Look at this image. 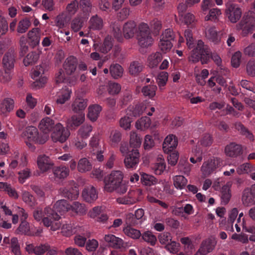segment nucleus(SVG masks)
Returning <instances> with one entry per match:
<instances>
[{"instance_id": "1", "label": "nucleus", "mask_w": 255, "mask_h": 255, "mask_svg": "<svg viewBox=\"0 0 255 255\" xmlns=\"http://www.w3.org/2000/svg\"><path fill=\"white\" fill-rule=\"evenodd\" d=\"M211 58L216 65L219 67L222 66V59L217 53H211L210 50L207 45L201 40L197 41L195 47L191 51L189 60L193 63L201 61L202 64L208 62Z\"/></svg>"}, {"instance_id": "4", "label": "nucleus", "mask_w": 255, "mask_h": 255, "mask_svg": "<svg viewBox=\"0 0 255 255\" xmlns=\"http://www.w3.org/2000/svg\"><path fill=\"white\" fill-rule=\"evenodd\" d=\"M241 9L233 1H229L226 3L225 14L232 23H236L242 15Z\"/></svg>"}, {"instance_id": "39", "label": "nucleus", "mask_w": 255, "mask_h": 255, "mask_svg": "<svg viewBox=\"0 0 255 255\" xmlns=\"http://www.w3.org/2000/svg\"><path fill=\"white\" fill-rule=\"evenodd\" d=\"M123 231L126 236L133 239H138L141 236L138 230L134 229L132 227H125Z\"/></svg>"}, {"instance_id": "36", "label": "nucleus", "mask_w": 255, "mask_h": 255, "mask_svg": "<svg viewBox=\"0 0 255 255\" xmlns=\"http://www.w3.org/2000/svg\"><path fill=\"white\" fill-rule=\"evenodd\" d=\"M206 37L209 40L215 44L219 43L221 40L215 27H210L206 30Z\"/></svg>"}, {"instance_id": "51", "label": "nucleus", "mask_w": 255, "mask_h": 255, "mask_svg": "<svg viewBox=\"0 0 255 255\" xmlns=\"http://www.w3.org/2000/svg\"><path fill=\"white\" fill-rule=\"evenodd\" d=\"M157 87L155 85H148L144 86L141 92L144 96H148L149 98H152L155 95V92Z\"/></svg>"}, {"instance_id": "17", "label": "nucleus", "mask_w": 255, "mask_h": 255, "mask_svg": "<svg viewBox=\"0 0 255 255\" xmlns=\"http://www.w3.org/2000/svg\"><path fill=\"white\" fill-rule=\"evenodd\" d=\"M137 31L136 23L133 21H128L126 22L123 27V32L126 39H130L133 37Z\"/></svg>"}, {"instance_id": "29", "label": "nucleus", "mask_w": 255, "mask_h": 255, "mask_svg": "<svg viewBox=\"0 0 255 255\" xmlns=\"http://www.w3.org/2000/svg\"><path fill=\"white\" fill-rule=\"evenodd\" d=\"M102 110V107L97 104L90 106L88 108V118L92 122L96 121Z\"/></svg>"}, {"instance_id": "23", "label": "nucleus", "mask_w": 255, "mask_h": 255, "mask_svg": "<svg viewBox=\"0 0 255 255\" xmlns=\"http://www.w3.org/2000/svg\"><path fill=\"white\" fill-rule=\"evenodd\" d=\"M105 241L110 246L116 249H122L124 247V241L120 238L116 237L112 234L106 235L104 238Z\"/></svg>"}, {"instance_id": "42", "label": "nucleus", "mask_w": 255, "mask_h": 255, "mask_svg": "<svg viewBox=\"0 0 255 255\" xmlns=\"http://www.w3.org/2000/svg\"><path fill=\"white\" fill-rule=\"evenodd\" d=\"M137 36H151V30L148 25L144 22L140 23L137 28Z\"/></svg>"}, {"instance_id": "13", "label": "nucleus", "mask_w": 255, "mask_h": 255, "mask_svg": "<svg viewBox=\"0 0 255 255\" xmlns=\"http://www.w3.org/2000/svg\"><path fill=\"white\" fill-rule=\"evenodd\" d=\"M139 153L138 149H133L129 152L124 160L125 166L128 168H133L139 162Z\"/></svg>"}, {"instance_id": "46", "label": "nucleus", "mask_w": 255, "mask_h": 255, "mask_svg": "<svg viewBox=\"0 0 255 255\" xmlns=\"http://www.w3.org/2000/svg\"><path fill=\"white\" fill-rule=\"evenodd\" d=\"M143 68L142 64L138 61L132 62L129 67V72L132 75H137Z\"/></svg>"}, {"instance_id": "11", "label": "nucleus", "mask_w": 255, "mask_h": 255, "mask_svg": "<svg viewBox=\"0 0 255 255\" xmlns=\"http://www.w3.org/2000/svg\"><path fill=\"white\" fill-rule=\"evenodd\" d=\"M59 193L62 196L71 200L76 199L79 194L78 188L74 184L70 187H65L59 189Z\"/></svg>"}, {"instance_id": "8", "label": "nucleus", "mask_w": 255, "mask_h": 255, "mask_svg": "<svg viewBox=\"0 0 255 255\" xmlns=\"http://www.w3.org/2000/svg\"><path fill=\"white\" fill-rule=\"evenodd\" d=\"M19 212L21 214L20 219L21 223L18 227L15 230V233L17 234H21L27 235L28 236H34V232L30 229L29 223L25 221L28 217V215L25 213V211L22 208H19Z\"/></svg>"}, {"instance_id": "50", "label": "nucleus", "mask_w": 255, "mask_h": 255, "mask_svg": "<svg viewBox=\"0 0 255 255\" xmlns=\"http://www.w3.org/2000/svg\"><path fill=\"white\" fill-rule=\"evenodd\" d=\"M31 24L28 18H24L19 21L17 28V31L19 33H23L28 29Z\"/></svg>"}, {"instance_id": "12", "label": "nucleus", "mask_w": 255, "mask_h": 255, "mask_svg": "<svg viewBox=\"0 0 255 255\" xmlns=\"http://www.w3.org/2000/svg\"><path fill=\"white\" fill-rule=\"evenodd\" d=\"M37 164L38 168L42 173L50 170L54 166L53 161L45 154L40 155L37 157Z\"/></svg>"}, {"instance_id": "60", "label": "nucleus", "mask_w": 255, "mask_h": 255, "mask_svg": "<svg viewBox=\"0 0 255 255\" xmlns=\"http://www.w3.org/2000/svg\"><path fill=\"white\" fill-rule=\"evenodd\" d=\"M79 5L83 12L89 13L91 12L92 4L90 0H80Z\"/></svg>"}, {"instance_id": "10", "label": "nucleus", "mask_w": 255, "mask_h": 255, "mask_svg": "<svg viewBox=\"0 0 255 255\" xmlns=\"http://www.w3.org/2000/svg\"><path fill=\"white\" fill-rule=\"evenodd\" d=\"M16 52L14 48H9L5 52L2 60L3 68H6L8 70L13 69L16 61Z\"/></svg>"}, {"instance_id": "5", "label": "nucleus", "mask_w": 255, "mask_h": 255, "mask_svg": "<svg viewBox=\"0 0 255 255\" xmlns=\"http://www.w3.org/2000/svg\"><path fill=\"white\" fill-rule=\"evenodd\" d=\"M222 160L218 157H213L203 163L201 167L203 175L208 176L222 165Z\"/></svg>"}, {"instance_id": "15", "label": "nucleus", "mask_w": 255, "mask_h": 255, "mask_svg": "<svg viewBox=\"0 0 255 255\" xmlns=\"http://www.w3.org/2000/svg\"><path fill=\"white\" fill-rule=\"evenodd\" d=\"M225 153L228 156L236 157L242 154V147L236 142H231L225 146Z\"/></svg>"}, {"instance_id": "47", "label": "nucleus", "mask_w": 255, "mask_h": 255, "mask_svg": "<svg viewBox=\"0 0 255 255\" xmlns=\"http://www.w3.org/2000/svg\"><path fill=\"white\" fill-rule=\"evenodd\" d=\"M142 239L151 246H154L157 242L156 236L149 231L144 232L141 234Z\"/></svg>"}, {"instance_id": "41", "label": "nucleus", "mask_w": 255, "mask_h": 255, "mask_svg": "<svg viewBox=\"0 0 255 255\" xmlns=\"http://www.w3.org/2000/svg\"><path fill=\"white\" fill-rule=\"evenodd\" d=\"M137 43L142 48H147L153 44L151 36H137Z\"/></svg>"}, {"instance_id": "53", "label": "nucleus", "mask_w": 255, "mask_h": 255, "mask_svg": "<svg viewBox=\"0 0 255 255\" xmlns=\"http://www.w3.org/2000/svg\"><path fill=\"white\" fill-rule=\"evenodd\" d=\"M191 165L186 160L180 159L178 164V168L180 172L188 174L191 170Z\"/></svg>"}, {"instance_id": "37", "label": "nucleus", "mask_w": 255, "mask_h": 255, "mask_svg": "<svg viewBox=\"0 0 255 255\" xmlns=\"http://www.w3.org/2000/svg\"><path fill=\"white\" fill-rule=\"evenodd\" d=\"M54 211L56 212H65L70 209V205L65 200H59L57 201L53 206Z\"/></svg>"}, {"instance_id": "24", "label": "nucleus", "mask_w": 255, "mask_h": 255, "mask_svg": "<svg viewBox=\"0 0 255 255\" xmlns=\"http://www.w3.org/2000/svg\"><path fill=\"white\" fill-rule=\"evenodd\" d=\"M231 184L228 182L224 185L221 189V203L223 205L227 204L231 198Z\"/></svg>"}, {"instance_id": "31", "label": "nucleus", "mask_w": 255, "mask_h": 255, "mask_svg": "<svg viewBox=\"0 0 255 255\" xmlns=\"http://www.w3.org/2000/svg\"><path fill=\"white\" fill-rule=\"evenodd\" d=\"M39 53L36 51H31L23 59V62L25 66L35 64L39 59Z\"/></svg>"}, {"instance_id": "63", "label": "nucleus", "mask_w": 255, "mask_h": 255, "mask_svg": "<svg viewBox=\"0 0 255 255\" xmlns=\"http://www.w3.org/2000/svg\"><path fill=\"white\" fill-rule=\"evenodd\" d=\"M221 11L220 9L214 8L211 9L209 14L205 17V19L208 20H216L218 17L221 14Z\"/></svg>"}, {"instance_id": "56", "label": "nucleus", "mask_w": 255, "mask_h": 255, "mask_svg": "<svg viewBox=\"0 0 255 255\" xmlns=\"http://www.w3.org/2000/svg\"><path fill=\"white\" fill-rule=\"evenodd\" d=\"M141 180L143 184L147 186H150L157 183V180L154 176L144 173L141 175Z\"/></svg>"}, {"instance_id": "34", "label": "nucleus", "mask_w": 255, "mask_h": 255, "mask_svg": "<svg viewBox=\"0 0 255 255\" xmlns=\"http://www.w3.org/2000/svg\"><path fill=\"white\" fill-rule=\"evenodd\" d=\"M109 71L111 76L117 79L122 77L124 69L120 64H113L110 66Z\"/></svg>"}, {"instance_id": "30", "label": "nucleus", "mask_w": 255, "mask_h": 255, "mask_svg": "<svg viewBox=\"0 0 255 255\" xmlns=\"http://www.w3.org/2000/svg\"><path fill=\"white\" fill-rule=\"evenodd\" d=\"M255 198L252 194L249 188H245L242 193V201L245 206H249L255 203Z\"/></svg>"}, {"instance_id": "25", "label": "nucleus", "mask_w": 255, "mask_h": 255, "mask_svg": "<svg viewBox=\"0 0 255 255\" xmlns=\"http://www.w3.org/2000/svg\"><path fill=\"white\" fill-rule=\"evenodd\" d=\"M88 105L87 99L78 98L76 99L71 105V109L75 113H82Z\"/></svg>"}, {"instance_id": "59", "label": "nucleus", "mask_w": 255, "mask_h": 255, "mask_svg": "<svg viewBox=\"0 0 255 255\" xmlns=\"http://www.w3.org/2000/svg\"><path fill=\"white\" fill-rule=\"evenodd\" d=\"M255 170V166L249 163H246L241 165L238 169L237 172L240 174L249 173Z\"/></svg>"}, {"instance_id": "61", "label": "nucleus", "mask_w": 255, "mask_h": 255, "mask_svg": "<svg viewBox=\"0 0 255 255\" xmlns=\"http://www.w3.org/2000/svg\"><path fill=\"white\" fill-rule=\"evenodd\" d=\"M71 93V90L68 89L63 90L61 95L57 99L56 103L60 104H64L70 99Z\"/></svg>"}, {"instance_id": "14", "label": "nucleus", "mask_w": 255, "mask_h": 255, "mask_svg": "<svg viewBox=\"0 0 255 255\" xmlns=\"http://www.w3.org/2000/svg\"><path fill=\"white\" fill-rule=\"evenodd\" d=\"M50 249V246L48 244H40L39 246L29 244L27 245L25 247V250L28 254H34L36 255H43L46 252L49 251Z\"/></svg>"}, {"instance_id": "58", "label": "nucleus", "mask_w": 255, "mask_h": 255, "mask_svg": "<svg viewBox=\"0 0 255 255\" xmlns=\"http://www.w3.org/2000/svg\"><path fill=\"white\" fill-rule=\"evenodd\" d=\"M184 37L186 40V45L188 48L191 49L195 46L194 39L193 33L190 29H187L184 31Z\"/></svg>"}, {"instance_id": "27", "label": "nucleus", "mask_w": 255, "mask_h": 255, "mask_svg": "<svg viewBox=\"0 0 255 255\" xmlns=\"http://www.w3.org/2000/svg\"><path fill=\"white\" fill-rule=\"evenodd\" d=\"M37 135H38V130L36 128L33 126L27 127L21 134V136L23 138L33 142L36 140Z\"/></svg>"}, {"instance_id": "45", "label": "nucleus", "mask_w": 255, "mask_h": 255, "mask_svg": "<svg viewBox=\"0 0 255 255\" xmlns=\"http://www.w3.org/2000/svg\"><path fill=\"white\" fill-rule=\"evenodd\" d=\"M173 180V185L177 189H182L187 183V180L182 175H176Z\"/></svg>"}, {"instance_id": "6", "label": "nucleus", "mask_w": 255, "mask_h": 255, "mask_svg": "<svg viewBox=\"0 0 255 255\" xmlns=\"http://www.w3.org/2000/svg\"><path fill=\"white\" fill-rule=\"evenodd\" d=\"M52 131L51 137L52 140L55 142L57 141L61 143L64 142L70 135L68 130L65 129L60 123L56 124Z\"/></svg>"}, {"instance_id": "57", "label": "nucleus", "mask_w": 255, "mask_h": 255, "mask_svg": "<svg viewBox=\"0 0 255 255\" xmlns=\"http://www.w3.org/2000/svg\"><path fill=\"white\" fill-rule=\"evenodd\" d=\"M181 16L182 17V21L188 26H193L196 21L195 16L191 12L181 14Z\"/></svg>"}, {"instance_id": "64", "label": "nucleus", "mask_w": 255, "mask_h": 255, "mask_svg": "<svg viewBox=\"0 0 255 255\" xmlns=\"http://www.w3.org/2000/svg\"><path fill=\"white\" fill-rule=\"evenodd\" d=\"M11 252L15 255H22L20 252V246L16 238L13 237L10 240Z\"/></svg>"}, {"instance_id": "43", "label": "nucleus", "mask_w": 255, "mask_h": 255, "mask_svg": "<svg viewBox=\"0 0 255 255\" xmlns=\"http://www.w3.org/2000/svg\"><path fill=\"white\" fill-rule=\"evenodd\" d=\"M162 59V55L159 52L151 54L148 58L149 66L151 68L157 66Z\"/></svg>"}, {"instance_id": "9", "label": "nucleus", "mask_w": 255, "mask_h": 255, "mask_svg": "<svg viewBox=\"0 0 255 255\" xmlns=\"http://www.w3.org/2000/svg\"><path fill=\"white\" fill-rule=\"evenodd\" d=\"M141 194V191L140 189L129 191L128 195L119 197L117 199V202L119 204L131 205L139 201V196Z\"/></svg>"}, {"instance_id": "55", "label": "nucleus", "mask_w": 255, "mask_h": 255, "mask_svg": "<svg viewBox=\"0 0 255 255\" xmlns=\"http://www.w3.org/2000/svg\"><path fill=\"white\" fill-rule=\"evenodd\" d=\"M113 46V44L111 41V38L107 37L105 39L103 43L100 47L99 50L103 53H107L111 50Z\"/></svg>"}, {"instance_id": "7", "label": "nucleus", "mask_w": 255, "mask_h": 255, "mask_svg": "<svg viewBox=\"0 0 255 255\" xmlns=\"http://www.w3.org/2000/svg\"><path fill=\"white\" fill-rule=\"evenodd\" d=\"M255 20L253 17L249 15H244L241 21L236 25L238 30H242V35L246 36L254 30Z\"/></svg>"}, {"instance_id": "62", "label": "nucleus", "mask_w": 255, "mask_h": 255, "mask_svg": "<svg viewBox=\"0 0 255 255\" xmlns=\"http://www.w3.org/2000/svg\"><path fill=\"white\" fill-rule=\"evenodd\" d=\"M14 108V101L10 98L5 99L1 104V109L3 112H9Z\"/></svg>"}, {"instance_id": "21", "label": "nucleus", "mask_w": 255, "mask_h": 255, "mask_svg": "<svg viewBox=\"0 0 255 255\" xmlns=\"http://www.w3.org/2000/svg\"><path fill=\"white\" fill-rule=\"evenodd\" d=\"M82 197L85 201L91 203L97 199L98 193L94 187L90 186L83 190Z\"/></svg>"}, {"instance_id": "26", "label": "nucleus", "mask_w": 255, "mask_h": 255, "mask_svg": "<svg viewBox=\"0 0 255 255\" xmlns=\"http://www.w3.org/2000/svg\"><path fill=\"white\" fill-rule=\"evenodd\" d=\"M53 173L55 178L63 180L68 176L69 169L65 166H57L53 169Z\"/></svg>"}, {"instance_id": "2", "label": "nucleus", "mask_w": 255, "mask_h": 255, "mask_svg": "<svg viewBox=\"0 0 255 255\" xmlns=\"http://www.w3.org/2000/svg\"><path fill=\"white\" fill-rule=\"evenodd\" d=\"M123 174L120 171H112L104 178V189L108 192L115 191L117 193L123 194L128 190V186L122 182Z\"/></svg>"}, {"instance_id": "3", "label": "nucleus", "mask_w": 255, "mask_h": 255, "mask_svg": "<svg viewBox=\"0 0 255 255\" xmlns=\"http://www.w3.org/2000/svg\"><path fill=\"white\" fill-rule=\"evenodd\" d=\"M44 217L42 219L43 224L46 227H50L51 230L55 231L60 228L61 223L59 221L60 216L57 212L49 207H46L44 210Z\"/></svg>"}, {"instance_id": "33", "label": "nucleus", "mask_w": 255, "mask_h": 255, "mask_svg": "<svg viewBox=\"0 0 255 255\" xmlns=\"http://www.w3.org/2000/svg\"><path fill=\"white\" fill-rule=\"evenodd\" d=\"M27 36L33 47L38 45L40 41V29L38 28H33L28 32Z\"/></svg>"}, {"instance_id": "35", "label": "nucleus", "mask_w": 255, "mask_h": 255, "mask_svg": "<svg viewBox=\"0 0 255 255\" xmlns=\"http://www.w3.org/2000/svg\"><path fill=\"white\" fill-rule=\"evenodd\" d=\"M92 168L91 162L86 158L80 159L77 164V170L80 172H85L90 171Z\"/></svg>"}, {"instance_id": "52", "label": "nucleus", "mask_w": 255, "mask_h": 255, "mask_svg": "<svg viewBox=\"0 0 255 255\" xmlns=\"http://www.w3.org/2000/svg\"><path fill=\"white\" fill-rule=\"evenodd\" d=\"M70 209L73 211L80 215L86 214V209L84 204H82L79 202H74L72 205H70Z\"/></svg>"}, {"instance_id": "32", "label": "nucleus", "mask_w": 255, "mask_h": 255, "mask_svg": "<svg viewBox=\"0 0 255 255\" xmlns=\"http://www.w3.org/2000/svg\"><path fill=\"white\" fill-rule=\"evenodd\" d=\"M236 129L243 135L253 141L254 140V136L253 133L246 128L241 122L236 123L235 124Z\"/></svg>"}, {"instance_id": "44", "label": "nucleus", "mask_w": 255, "mask_h": 255, "mask_svg": "<svg viewBox=\"0 0 255 255\" xmlns=\"http://www.w3.org/2000/svg\"><path fill=\"white\" fill-rule=\"evenodd\" d=\"M93 130V127L89 125H83L78 130V135L83 139L88 138Z\"/></svg>"}, {"instance_id": "18", "label": "nucleus", "mask_w": 255, "mask_h": 255, "mask_svg": "<svg viewBox=\"0 0 255 255\" xmlns=\"http://www.w3.org/2000/svg\"><path fill=\"white\" fill-rule=\"evenodd\" d=\"M54 121L46 117L42 119L39 124V129L45 134L52 131L55 127Z\"/></svg>"}, {"instance_id": "16", "label": "nucleus", "mask_w": 255, "mask_h": 255, "mask_svg": "<svg viewBox=\"0 0 255 255\" xmlns=\"http://www.w3.org/2000/svg\"><path fill=\"white\" fill-rule=\"evenodd\" d=\"M88 23V28L93 31L102 30L104 26V21L103 18L97 14L90 17Z\"/></svg>"}, {"instance_id": "54", "label": "nucleus", "mask_w": 255, "mask_h": 255, "mask_svg": "<svg viewBox=\"0 0 255 255\" xmlns=\"http://www.w3.org/2000/svg\"><path fill=\"white\" fill-rule=\"evenodd\" d=\"M112 33L118 41L122 39V33L120 25L116 22L112 23L111 25Z\"/></svg>"}, {"instance_id": "22", "label": "nucleus", "mask_w": 255, "mask_h": 255, "mask_svg": "<svg viewBox=\"0 0 255 255\" xmlns=\"http://www.w3.org/2000/svg\"><path fill=\"white\" fill-rule=\"evenodd\" d=\"M77 65V59L74 56H70L65 60L63 66L66 74L70 75L75 72Z\"/></svg>"}, {"instance_id": "28", "label": "nucleus", "mask_w": 255, "mask_h": 255, "mask_svg": "<svg viewBox=\"0 0 255 255\" xmlns=\"http://www.w3.org/2000/svg\"><path fill=\"white\" fill-rule=\"evenodd\" d=\"M216 245V241L215 239L208 238L202 242L200 249H202L204 254L207 255L214 249Z\"/></svg>"}, {"instance_id": "48", "label": "nucleus", "mask_w": 255, "mask_h": 255, "mask_svg": "<svg viewBox=\"0 0 255 255\" xmlns=\"http://www.w3.org/2000/svg\"><path fill=\"white\" fill-rule=\"evenodd\" d=\"M125 227L135 226L141 221H138L134 215L130 213L126 214L125 216Z\"/></svg>"}, {"instance_id": "38", "label": "nucleus", "mask_w": 255, "mask_h": 255, "mask_svg": "<svg viewBox=\"0 0 255 255\" xmlns=\"http://www.w3.org/2000/svg\"><path fill=\"white\" fill-rule=\"evenodd\" d=\"M151 125V120L148 117H143L136 121L135 126L137 129L144 130Z\"/></svg>"}, {"instance_id": "40", "label": "nucleus", "mask_w": 255, "mask_h": 255, "mask_svg": "<svg viewBox=\"0 0 255 255\" xmlns=\"http://www.w3.org/2000/svg\"><path fill=\"white\" fill-rule=\"evenodd\" d=\"M122 138V133L117 130L111 131L110 135V143L113 146H117L121 141Z\"/></svg>"}, {"instance_id": "20", "label": "nucleus", "mask_w": 255, "mask_h": 255, "mask_svg": "<svg viewBox=\"0 0 255 255\" xmlns=\"http://www.w3.org/2000/svg\"><path fill=\"white\" fill-rule=\"evenodd\" d=\"M84 120L85 115L83 113H77L67 120V126L71 128L78 127L83 123Z\"/></svg>"}, {"instance_id": "19", "label": "nucleus", "mask_w": 255, "mask_h": 255, "mask_svg": "<svg viewBox=\"0 0 255 255\" xmlns=\"http://www.w3.org/2000/svg\"><path fill=\"white\" fill-rule=\"evenodd\" d=\"M177 144L178 139L177 137L173 134H170L165 138L163 143V149L165 152L168 153L173 151Z\"/></svg>"}, {"instance_id": "49", "label": "nucleus", "mask_w": 255, "mask_h": 255, "mask_svg": "<svg viewBox=\"0 0 255 255\" xmlns=\"http://www.w3.org/2000/svg\"><path fill=\"white\" fill-rule=\"evenodd\" d=\"M129 143L130 146L136 149L141 145V138L135 132L132 131L130 134Z\"/></svg>"}]
</instances>
